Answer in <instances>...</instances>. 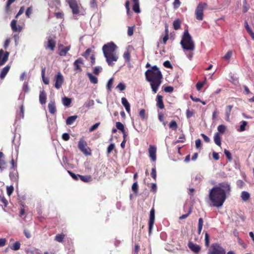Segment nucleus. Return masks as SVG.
<instances>
[{"label": "nucleus", "instance_id": "1", "mask_svg": "<svg viewBox=\"0 0 254 254\" xmlns=\"http://www.w3.org/2000/svg\"><path fill=\"white\" fill-rule=\"evenodd\" d=\"M231 191V186L228 182L219 183L209 190L208 197L210 206L217 208L221 207L227 198V194Z\"/></svg>", "mask_w": 254, "mask_h": 254}, {"label": "nucleus", "instance_id": "56", "mask_svg": "<svg viewBox=\"0 0 254 254\" xmlns=\"http://www.w3.org/2000/svg\"><path fill=\"white\" fill-rule=\"evenodd\" d=\"M14 190V188L13 186H10L9 187H7L6 190H7V194L10 196L13 192Z\"/></svg>", "mask_w": 254, "mask_h": 254}, {"label": "nucleus", "instance_id": "19", "mask_svg": "<svg viewBox=\"0 0 254 254\" xmlns=\"http://www.w3.org/2000/svg\"><path fill=\"white\" fill-rule=\"evenodd\" d=\"M11 28L13 32H20L22 30V27L19 26L17 27V20L15 19H13L11 22Z\"/></svg>", "mask_w": 254, "mask_h": 254}, {"label": "nucleus", "instance_id": "59", "mask_svg": "<svg viewBox=\"0 0 254 254\" xmlns=\"http://www.w3.org/2000/svg\"><path fill=\"white\" fill-rule=\"evenodd\" d=\"M134 26L128 27L127 35L129 36H131L133 35V31H134Z\"/></svg>", "mask_w": 254, "mask_h": 254}, {"label": "nucleus", "instance_id": "60", "mask_svg": "<svg viewBox=\"0 0 254 254\" xmlns=\"http://www.w3.org/2000/svg\"><path fill=\"white\" fill-rule=\"evenodd\" d=\"M151 191H152L154 193H156L157 191V185L155 183H152L151 184Z\"/></svg>", "mask_w": 254, "mask_h": 254}, {"label": "nucleus", "instance_id": "58", "mask_svg": "<svg viewBox=\"0 0 254 254\" xmlns=\"http://www.w3.org/2000/svg\"><path fill=\"white\" fill-rule=\"evenodd\" d=\"M205 82H198L196 84V88L198 91H200L204 84Z\"/></svg>", "mask_w": 254, "mask_h": 254}, {"label": "nucleus", "instance_id": "14", "mask_svg": "<svg viewBox=\"0 0 254 254\" xmlns=\"http://www.w3.org/2000/svg\"><path fill=\"white\" fill-rule=\"evenodd\" d=\"M188 246L190 249L194 254H197L200 251V247L197 245L193 244L191 242H189Z\"/></svg>", "mask_w": 254, "mask_h": 254}, {"label": "nucleus", "instance_id": "49", "mask_svg": "<svg viewBox=\"0 0 254 254\" xmlns=\"http://www.w3.org/2000/svg\"><path fill=\"white\" fill-rule=\"evenodd\" d=\"M241 123H242V124L240 126L239 131H243L246 129L245 127H246V126L247 125L248 123L245 121H243L241 122Z\"/></svg>", "mask_w": 254, "mask_h": 254}, {"label": "nucleus", "instance_id": "52", "mask_svg": "<svg viewBox=\"0 0 254 254\" xmlns=\"http://www.w3.org/2000/svg\"><path fill=\"white\" fill-rule=\"evenodd\" d=\"M224 152V154H225L227 159L229 161H231L232 159L231 153L227 149H225Z\"/></svg>", "mask_w": 254, "mask_h": 254}, {"label": "nucleus", "instance_id": "38", "mask_svg": "<svg viewBox=\"0 0 254 254\" xmlns=\"http://www.w3.org/2000/svg\"><path fill=\"white\" fill-rule=\"evenodd\" d=\"M181 27V21L178 19L173 22V28L175 30H178Z\"/></svg>", "mask_w": 254, "mask_h": 254}, {"label": "nucleus", "instance_id": "21", "mask_svg": "<svg viewBox=\"0 0 254 254\" xmlns=\"http://www.w3.org/2000/svg\"><path fill=\"white\" fill-rule=\"evenodd\" d=\"M47 95L46 92L43 90L40 91L39 95V102L42 104H45L46 102Z\"/></svg>", "mask_w": 254, "mask_h": 254}, {"label": "nucleus", "instance_id": "24", "mask_svg": "<svg viewBox=\"0 0 254 254\" xmlns=\"http://www.w3.org/2000/svg\"><path fill=\"white\" fill-rule=\"evenodd\" d=\"M10 66L9 65H7L5 67H4L1 71L0 74V78L3 79L9 71L10 69Z\"/></svg>", "mask_w": 254, "mask_h": 254}, {"label": "nucleus", "instance_id": "44", "mask_svg": "<svg viewBox=\"0 0 254 254\" xmlns=\"http://www.w3.org/2000/svg\"><path fill=\"white\" fill-rule=\"evenodd\" d=\"M217 129L219 133H224L226 129V127L223 125H221L218 126Z\"/></svg>", "mask_w": 254, "mask_h": 254}, {"label": "nucleus", "instance_id": "6", "mask_svg": "<svg viewBox=\"0 0 254 254\" xmlns=\"http://www.w3.org/2000/svg\"><path fill=\"white\" fill-rule=\"evenodd\" d=\"M78 148L85 155H90L91 154V151L89 147L87 146L86 141L82 137L80 138L78 141Z\"/></svg>", "mask_w": 254, "mask_h": 254}, {"label": "nucleus", "instance_id": "13", "mask_svg": "<svg viewBox=\"0 0 254 254\" xmlns=\"http://www.w3.org/2000/svg\"><path fill=\"white\" fill-rule=\"evenodd\" d=\"M83 64V60L82 58H79L77 59L73 63L74 70L75 71H78L81 72L82 68L81 67V65Z\"/></svg>", "mask_w": 254, "mask_h": 254}, {"label": "nucleus", "instance_id": "45", "mask_svg": "<svg viewBox=\"0 0 254 254\" xmlns=\"http://www.w3.org/2000/svg\"><path fill=\"white\" fill-rule=\"evenodd\" d=\"M210 243L209 235L207 232L205 233V245L206 247H208Z\"/></svg>", "mask_w": 254, "mask_h": 254}, {"label": "nucleus", "instance_id": "42", "mask_svg": "<svg viewBox=\"0 0 254 254\" xmlns=\"http://www.w3.org/2000/svg\"><path fill=\"white\" fill-rule=\"evenodd\" d=\"M64 238V235L63 234H58L55 236V240L58 242H62Z\"/></svg>", "mask_w": 254, "mask_h": 254}, {"label": "nucleus", "instance_id": "15", "mask_svg": "<svg viewBox=\"0 0 254 254\" xmlns=\"http://www.w3.org/2000/svg\"><path fill=\"white\" fill-rule=\"evenodd\" d=\"M56 42L54 39L49 38L48 39L47 45L45 47L46 49H50L51 51H54L56 47Z\"/></svg>", "mask_w": 254, "mask_h": 254}, {"label": "nucleus", "instance_id": "53", "mask_svg": "<svg viewBox=\"0 0 254 254\" xmlns=\"http://www.w3.org/2000/svg\"><path fill=\"white\" fill-rule=\"evenodd\" d=\"M91 52V50L90 49H87L85 52L82 54V56L85 57L87 60L88 59L89 55Z\"/></svg>", "mask_w": 254, "mask_h": 254}, {"label": "nucleus", "instance_id": "48", "mask_svg": "<svg viewBox=\"0 0 254 254\" xmlns=\"http://www.w3.org/2000/svg\"><path fill=\"white\" fill-rule=\"evenodd\" d=\"M131 189L134 193H137L138 192V187L137 182H135L133 184Z\"/></svg>", "mask_w": 254, "mask_h": 254}, {"label": "nucleus", "instance_id": "30", "mask_svg": "<svg viewBox=\"0 0 254 254\" xmlns=\"http://www.w3.org/2000/svg\"><path fill=\"white\" fill-rule=\"evenodd\" d=\"M70 46L64 47L63 49L59 50V54L60 56H65L67 52L70 50Z\"/></svg>", "mask_w": 254, "mask_h": 254}, {"label": "nucleus", "instance_id": "37", "mask_svg": "<svg viewBox=\"0 0 254 254\" xmlns=\"http://www.w3.org/2000/svg\"><path fill=\"white\" fill-rule=\"evenodd\" d=\"M169 128L172 130H176L178 127V125L176 122L174 120H172L169 125Z\"/></svg>", "mask_w": 254, "mask_h": 254}, {"label": "nucleus", "instance_id": "16", "mask_svg": "<svg viewBox=\"0 0 254 254\" xmlns=\"http://www.w3.org/2000/svg\"><path fill=\"white\" fill-rule=\"evenodd\" d=\"M49 5L52 8L59 9L61 5L60 0H50L49 2Z\"/></svg>", "mask_w": 254, "mask_h": 254}, {"label": "nucleus", "instance_id": "7", "mask_svg": "<svg viewBox=\"0 0 254 254\" xmlns=\"http://www.w3.org/2000/svg\"><path fill=\"white\" fill-rule=\"evenodd\" d=\"M225 250L218 244L214 243L211 245V249L208 254H225Z\"/></svg>", "mask_w": 254, "mask_h": 254}, {"label": "nucleus", "instance_id": "12", "mask_svg": "<svg viewBox=\"0 0 254 254\" xmlns=\"http://www.w3.org/2000/svg\"><path fill=\"white\" fill-rule=\"evenodd\" d=\"M156 151L157 148L155 146L151 145L149 146L148 148L149 156L153 162L156 160Z\"/></svg>", "mask_w": 254, "mask_h": 254}, {"label": "nucleus", "instance_id": "4", "mask_svg": "<svg viewBox=\"0 0 254 254\" xmlns=\"http://www.w3.org/2000/svg\"><path fill=\"white\" fill-rule=\"evenodd\" d=\"M180 44L184 50L192 51L194 50V44L188 30H185Z\"/></svg>", "mask_w": 254, "mask_h": 254}, {"label": "nucleus", "instance_id": "29", "mask_svg": "<svg viewBox=\"0 0 254 254\" xmlns=\"http://www.w3.org/2000/svg\"><path fill=\"white\" fill-rule=\"evenodd\" d=\"M79 178L83 182L88 183L92 181V178L90 175L82 176L78 174Z\"/></svg>", "mask_w": 254, "mask_h": 254}, {"label": "nucleus", "instance_id": "2", "mask_svg": "<svg viewBox=\"0 0 254 254\" xmlns=\"http://www.w3.org/2000/svg\"><path fill=\"white\" fill-rule=\"evenodd\" d=\"M145 75L146 80L150 82L153 92L156 93L162 83L161 72L156 65H154L145 71Z\"/></svg>", "mask_w": 254, "mask_h": 254}, {"label": "nucleus", "instance_id": "27", "mask_svg": "<svg viewBox=\"0 0 254 254\" xmlns=\"http://www.w3.org/2000/svg\"><path fill=\"white\" fill-rule=\"evenodd\" d=\"M214 141L216 145L220 146L221 145V138L219 132H216L214 135Z\"/></svg>", "mask_w": 254, "mask_h": 254}, {"label": "nucleus", "instance_id": "32", "mask_svg": "<svg viewBox=\"0 0 254 254\" xmlns=\"http://www.w3.org/2000/svg\"><path fill=\"white\" fill-rule=\"evenodd\" d=\"M87 75L88 76L90 81L94 84H96L98 82V78L94 75H92L91 73H87Z\"/></svg>", "mask_w": 254, "mask_h": 254}, {"label": "nucleus", "instance_id": "26", "mask_svg": "<svg viewBox=\"0 0 254 254\" xmlns=\"http://www.w3.org/2000/svg\"><path fill=\"white\" fill-rule=\"evenodd\" d=\"M233 105H228L226 106L225 108V116L226 120L227 121H229L230 116L231 115V112L233 108Z\"/></svg>", "mask_w": 254, "mask_h": 254}, {"label": "nucleus", "instance_id": "8", "mask_svg": "<svg viewBox=\"0 0 254 254\" xmlns=\"http://www.w3.org/2000/svg\"><path fill=\"white\" fill-rule=\"evenodd\" d=\"M55 87L57 89H60L64 82V78L61 72H58L55 77Z\"/></svg>", "mask_w": 254, "mask_h": 254}, {"label": "nucleus", "instance_id": "10", "mask_svg": "<svg viewBox=\"0 0 254 254\" xmlns=\"http://www.w3.org/2000/svg\"><path fill=\"white\" fill-rule=\"evenodd\" d=\"M155 222V209L152 208L150 211L149 220L148 222L149 234L150 235L152 232Z\"/></svg>", "mask_w": 254, "mask_h": 254}, {"label": "nucleus", "instance_id": "25", "mask_svg": "<svg viewBox=\"0 0 254 254\" xmlns=\"http://www.w3.org/2000/svg\"><path fill=\"white\" fill-rule=\"evenodd\" d=\"M4 154L2 152H0V170L2 171L6 167V162L3 159Z\"/></svg>", "mask_w": 254, "mask_h": 254}, {"label": "nucleus", "instance_id": "57", "mask_svg": "<svg viewBox=\"0 0 254 254\" xmlns=\"http://www.w3.org/2000/svg\"><path fill=\"white\" fill-rule=\"evenodd\" d=\"M102 70V67L100 66H96L93 69V73L96 75H98Z\"/></svg>", "mask_w": 254, "mask_h": 254}, {"label": "nucleus", "instance_id": "46", "mask_svg": "<svg viewBox=\"0 0 254 254\" xmlns=\"http://www.w3.org/2000/svg\"><path fill=\"white\" fill-rule=\"evenodd\" d=\"M116 127L119 130H121V131H123L124 130H125L123 124L121 122H117L116 123Z\"/></svg>", "mask_w": 254, "mask_h": 254}, {"label": "nucleus", "instance_id": "5", "mask_svg": "<svg viewBox=\"0 0 254 254\" xmlns=\"http://www.w3.org/2000/svg\"><path fill=\"white\" fill-rule=\"evenodd\" d=\"M207 4L205 2H200L195 10L196 19L198 20H202L203 19V10L207 7Z\"/></svg>", "mask_w": 254, "mask_h": 254}, {"label": "nucleus", "instance_id": "41", "mask_svg": "<svg viewBox=\"0 0 254 254\" xmlns=\"http://www.w3.org/2000/svg\"><path fill=\"white\" fill-rule=\"evenodd\" d=\"M114 82V79L113 78H110L107 83V89L108 91L110 92L111 91L112 85Z\"/></svg>", "mask_w": 254, "mask_h": 254}, {"label": "nucleus", "instance_id": "51", "mask_svg": "<svg viewBox=\"0 0 254 254\" xmlns=\"http://www.w3.org/2000/svg\"><path fill=\"white\" fill-rule=\"evenodd\" d=\"M232 55V51H229L227 52L226 55L223 57V59L226 60H229L231 58Z\"/></svg>", "mask_w": 254, "mask_h": 254}, {"label": "nucleus", "instance_id": "3", "mask_svg": "<svg viewBox=\"0 0 254 254\" xmlns=\"http://www.w3.org/2000/svg\"><path fill=\"white\" fill-rule=\"evenodd\" d=\"M117 48L116 45L113 42H109L105 44L102 47V51L104 56L108 65L113 66L114 62H117L118 60V56L116 53Z\"/></svg>", "mask_w": 254, "mask_h": 254}, {"label": "nucleus", "instance_id": "33", "mask_svg": "<svg viewBox=\"0 0 254 254\" xmlns=\"http://www.w3.org/2000/svg\"><path fill=\"white\" fill-rule=\"evenodd\" d=\"M241 197L243 201H246L250 199V194L247 191H243L241 193Z\"/></svg>", "mask_w": 254, "mask_h": 254}, {"label": "nucleus", "instance_id": "39", "mask_svg": "<svg viewBox=\"0 0 254 254\" xmlns=\"http://www.w3.org/2000/svg\"><path fill=\"white\" fill-rule=\"evenodd\" d=\"M123 57L126 62L129 63L130 62V53L128 51H127L124 53Z\"/></svg>", "mask_w": 254, "mask_h": 254}, {"label": "nucleus", "instance_id": "36", "mask_svg": "<svg viewBox=\"0 0 254 254\" xmlns=\"http://www.w3.org/2000/svg\"><path fill=\"white\" fill-rule=\"evenodd\" d=\"M20 243L18 241H16L10 246V248L13 251H17L20 249Z\"/></svg>", "mask_w": 254, "mask_h": 254}, {"label": "nucleus", "instance_id": "20", "mask_svg": "<svg viewBox=\"0 0 254 254\" xmlns=\"http://www.w3.org/2000/svg\"><path fill=\"white\" fill-rule=\"evenodd\" d=\"M156 105L160 109L164 108V105L163 101V96L160 95H158L156 97Z\"/></svg>", "mask_w": 254, "mask_h": 254}, {"label": "nucleus", "instance_id": "22", "mask_svg": "<svg viewBox=\"0 0 254 254\" xmlns=\"http://www.w3.org/2000/svg\"><path fill=\"white\" fill-rule=\"evenodd\" d=\"M122 103L125 108L126 111L128 113H129L130 111V104L125 97H123L122 98Z\"/></svg>", "mask_w": 254, "mask_h": 254}, {"label": "nucleus", "instance_id": "31", "mask_svg": "<svg viewBox=\"0 0 254 254\" xmlns=\"http://www.w3.org/2000/svg\"><path fill=\"white\" fill-rule=\"evenodd\" d=\"M78 116L77 115H74L72 116L68 117L66 120V124L67 125H72L74 122L76 120Z\"/></svg>", "mask_w": 254, "mask_h": 254}, {"label": "nucleus", "instance_id": "64", "mask_svg": "<svg viewBox=\"0 0 254 254\" xmlns=\"http://www.w3.org/2000/svg\"><path fill=\"white\" fill-rule=\"evenodd\" d=\"M32 6H30V7H28L26 11V13H25L26 15L28 17H29L32 13Z\"/></svg>", "mask_w": 254, "mask_h": 254}, {"label": "nucleus", "instance_id": "61", "mask_svg": "<svg viewBox=\"0 0 254 254\" xmlns=\"http://www.w3.org/2000/svg\"><path fill=\"white\" fill-rule=\"evenodd\" d=\"M181 5V2L180 0H175L173 2V6L174 8L177 9L180 7Z\"/></svg>", "mask_w": 254, "mask_h": 254}, {"label": "nucleus", "instance_id": "40", "mask_svg": "<svg viewBox=\"0 0 254 254\" xmlns=\"http://www.w3.org/2000/svg\"><path fill=\"white\" fill-rule=\"evenodd\" d=\"M250 8V5L248 4L247 0H243V12L246 13Z\"/></svg>", "mask_w": 254, "mask_h": 254}, {"label": "nucleus", "instance_id": "62", "mask_svg": "<svg viewBox=\"0 0 254 254\" xmlns=\"http://www.w3.org/2000/svg\"><path fill=\"white\" fill-rule=\"evenodd\" d=\"M174 88L172 86H166L164 88V90L166 92L171 93L173 91Z\"/></svg>", "mask_w": 254, "mask_h": 254}, {"label": "nucleus", "instance_id": "47", "mask_svg": "<svg viewBox=\"0 0 254 254\" xmlns=\"http://www.w3.org/2000/svg\"><path fill=\"white\" fill-rule=\"evenodd\" d=\"M16 0H8L5 7V10L6 12L8 11L10 8V5Z\"/></svg>", "mask_w": 254, "mask_h": 254}, {"label": "nucleus", "instance_id": "18", "mask_svg": "<svg viewBox=\"0 0 254 254\" xmlns=\"http://www.w3.org/2000/svg\"><path fill=\"white\" fill-rule=\"evenodd\" d=\"M11 28L13 32H20L22 30V27L19 26L17 27V20L15 19H13L11 22Z\"/></svg>", "mask_w": 254, "mask_h": 254}, {"label": "nucleus", "instance_id": "63", "mask_svg": "<svg viewBox=\"0 0 254 254\" xmlns=\"http://www.w3.org/2000/svg\"><path fill=\"white\" fill-rule=\"evenodd\" d=\"M100 123H97L95 124H94L93 126H92L89 129L90 132L93 131L94 130H95L100 125Z\"/></svg>", "mask_w": 254, "mask_h": 254}, {"label": "nucleus", "instance_id": "28", "mask_svg": "<svg viewBox=\"0 0 254 254\" xmlns=\"http://www.w3.org/2000/svg\"><path fill=\"white\" fill-rule=\"evenodd\" d=\"M133 2V5L132 7L133 10L136 13H139L140 12L139 5V0H131Z\"/></svg>", "mask_w": 254, "mask_h": 254}, {"label": "nucleus", "instance_id": "35", "mask_svg": "<svg viewBox=\"0 0 254 254\" xmlns=\"http://www.w3.org/2000/svg\"><path fill=\"white\" fill-rule=\"evenodd\" d=\"M203 219L202 218H200L198 219V229H197V232L199 235L200 234L202 227H203Z\"/></svg>", "mask_w": 254, "mask_h": 254}, {"label": "nucleus", "instance_id": "55", "mask_svg": "<svg viewBox=\"0 0 254 254\" xmlns=\"http://www.w3.org/2000/svg\"><path fill=\"white\" fill-rule=\"evenodd\" d=\"M90 6L92 8H97V4L96 2V0H90Z\"/></svg>", "mask_w": 254, "mask_h": 254}, {"label": "nucleus", "instance_id": "23", "mask_svg": "<svg viewBox=\"0 0 254 254\" xmlns=\"http://www.w3.org/2000/svg\"><path fill=\"white\" fill-rule=\"evenodd\" d=\"M48 108L49 112L54 114L57 111L55 102L51 101L48 104Z\"/></svg>", "mask_w": 254, "mask_h": 254}, {"label": "nucleus", "instance_id": "54", "mask_svg": "<svg viewBox=\"0 0 254 254\" xmlns=\"http://www.w3.org/2000/svg\"><path fill=\"white\" fill-rule=\"evenodd\" d=\"M151 176L154 180H156L157 173L156 171V168L155 167L152 169Z\"/></svg>", "mask_w": 254, "mask_h": 254}, {"label": "nucleus", "instance_id": "11", "mask_svg": "<svg viewBox=\"0 0 254 254\" xmlns=\"http://www.w3.org/2000/svg\"><path fill=\"white\" fill-rule=\"evenodd\" d=\"M9 53L5 52L3 50H0V66L3 65L7 61Z\"/></svg>", "mask_w": 254, "mask_h": 254}, {"label": "nucleus", "instance_id": "50", "mask_svg": "<svg viewBox=\"0 0 254 254\" xmlns=\"http://www.w3.org/2000/svg\"><path fill=\"white\" fill-rule=\"evenodd\" d=\"M194 113V110H189V109H188L186 111V116H187V118H190V117H191L193 114Z\"/></svg>", "mask_w": 254, "mask_h": 254}, {"label": "nucleus", "instance_id": "34", "mask_svg": "<svg viewBox=\"0 0 254 254\" xmlns=\"http://www.w3.org/2000/svg\"><path fill=\"white\" fill-rule=\"evenodd\" d=\"M62 102L63 104L66 107H68L70 106L71 102V99L69 98L64 97L62 99Z\"/></svg>", "mask_w": 254, "mask_h": 254}, {"label": "nucleus", "instance_id": "17", "mask_svg": "<svg viewBox=\"0 0 254 254\" xmlns=\"http://www.w3.org/2000/svg\"><path fill=\"white\" fill-rule=\"evenodd\" d=\"M11 28L13 32H20L22 30V27L19 26L17 27V20L15 19H13L11 22Z\"/></svg>", "mask_w": 254, "mask_h": 254}, {"label": "nucleus", "instance_id": "43", "mask_svg": "<svg viewBox=\"0 0 254 254\" xmlns=\"http://www.w3.org/2000/svg\"><path fill=\"white\" fill-rule=\"evenodd\" d=\"M139 115L142 120L147 119V116L146 115V112L144 109L140 110Z\"/></svg>", "mask_w": 254, "mask_h": 254}, {"label": "nucleus", "instance_id": "9", "mask_svg": "<svg viewBox=\"0 0 254 254\" xmlns=\"http://www.w3.org/2000/svg\"><path fill=\"white\" fill-rule=\"evenodd\" d=\"M68 3L70 8L72 10L73 14H78L79 13V6L76 0H66Z\"/></svg>", "mask_w": 254, "mask_h": 254}]
</instances>
